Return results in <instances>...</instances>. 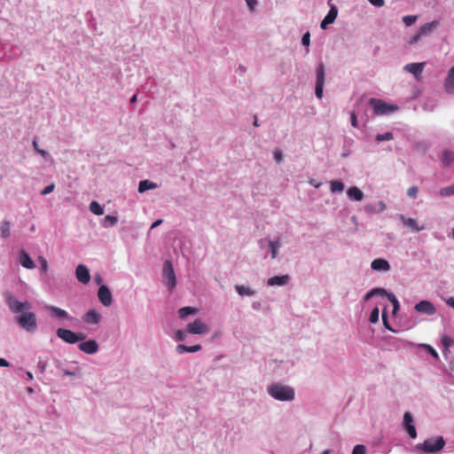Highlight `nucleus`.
Returning a JSON list of instances; mask_svg holds the SVG:
<instances>
[{
	"label": "nucleus",
	"instance_id": "nucleus-1",
	"mask_svg": "<svg viewBox=\"0 0 454 454\" xmlns=\"http://www.w3.org/2000/svg\"><path fill=\"white\" fill-rule=\"evenodd\" d=\"M6 303L12 313L20 314L16 317L17 324L27 332H35L37 328V319L34 312L28 311L32 304L28 301H19L15 297L9 294L6 297Z\"/></svg>",
	"mask_w": 454,
	"mask_h": 454
},
{
	"label": "nucleus",
	"instance_id": "nucleus-2",
	"mask_svg": "<svg viewBox=\"0 0 454 454\" xmlns=\"http://www.w3.org/2000/svg\"><path fill=\"white\" fill-rule=\"evenodd\" d=\"M269 395L276 400L293 401L295 396L294 389L281 383H273L268 387Z\"/></svg>",
	"mask_w": 454,
	"mask_h": 454
},
{
	"label": "nucleus",
	"instance_id": "nucleus-3",
	"mask_svg": "<svg viewBox=\"0 0 454 454\" xmlns=\"http://www.w3.org/2000/svg\"><path fill=\"white\" fill-rule=\"evenodd\" d=\"M445 445V441L442 436L427 439L422 444L417 446L427 453L441 450Z\"/></svg>",
	"mask_w": 454,
	"mask_h": 454
},
{
	"label": "nucleus",
	"instance_id": "nucleus-4",
	"mask_svg": "<svg viewBox=\"0 0 454 454\" xmlns=\"http://www.w3.org/2000/svg\"><path fill=\"white\" fill-rule=\"evenodd\" d=\"M56 334L59 339L69 344H74L78 341L85 340L86 338V335L84 333H76L71 330L65 328H59L56 331Z\"/></svg>",
	"mask_w": 454,
	"mask_h": 454
},
{
	"label": "nucleus",
	"instance_id": "nucleus-5",
	"mask_svg": "<svg viewBox=\"0 0 454 454\" xmlns=\"http://www.w3.org/2000/svg\"><path fill=\"white\" fill-rule=\"evenodd\" d=\"M370 105L373 107L375 114H385L394 112L397 107L394 105H389L381 99L371 98Z\"/></svg>",
	"mask_w": 454,
	"mask_h": 454
},
{
	"label": "nucleus",
	"instance_id": "nucleus-6",
	"mask_svg": "<svg viewBox=\"0 0 454 454\" xmlns=\"http://www.w3.org/2000/svg\"><path fill=\"white\" fill-rule=\"evenodd\" d=\"M163 277L166 279V285L169 289H173L176 285V278L173 266L169 261L165 262L163 265Z\"/></svg>",
	"mask_w": 454,
	"mask_h": 454
},
{
	"label": "nucleus",
	"instance_id": "nucleus-7",
	"mask_svg": "<svg viewBox=\"0 0 454 454\" xmlns=\"http://www.w3.org/2000/svg\"><path fill=\"white\" fill-rule=\"evenodd\" d=\"M325 84V67L323 63H320L317 69V80H316V88L315 94L317 98H322L323 97V88Z\"/></svg>",
	"mask_w": 454,
	"mask_h": 454
},
{
	"label": "nucleus",
	"instance_id": "nucleus-8",
	"mask_svg": "<svg viewBox=\"0 0 454 454\" xmlns=\"http://www.w3.org/2000/svg\"><path fill=\"white\" fill-rule=\"evenodd\" d=\"M186 332L192 334H201L208 332V327L200 319H196L192 323L188 324Z\"/></svg>",
	"mask_w": 454,
	"mask_h": 454
},
{
	"label": "nucleus",
	"instance_id": "nucleus-9",
	"mask_svg": "<svg viewBox=\"0 0 454 454\" xmlns=\"http://www.w3.org/2000/svg\"><path fill=\"white\" fill-rule=\"evenodd\" d=\"M98 297L104 306H110L113 302L112 294L109 288L103 285L98 291Z\"/></svg>",
	"mask_w": 454,
	"mask_h": 454
},
{
	"label": "nucleus",
	"instance_id": "nucleus-10",
	"mask_svg": "<svg viewBox=\"0 0 454 454\" xmlns=\"http://www.w3.org/2000/svg\"><path fill=\"white\" fill-rule=\"evenodd\" d=\"M75 276L79 282L88 284L90 280V275L88 268L83 264H79L75 270Z\"/></svg>",
	"mask_w": 454,
	"mask_h": 454
},
{
	"label": "nucleus",
	"instance_id": "nucleus-11",
	"mask_svg": "<svg viewBox=\"0 0 454 454\" xmlns=\"http://www.w3.org/2000/svg\"><path fill=\"white\" fill-rule=\"evenodd\" d=\"M78 348L81 351H82L86 354H89V355L95 354L98 350V345L97 341L94 340H90L87 341L81 342L78 345Z\"/></svg>",
	"mask_w": 454,
	"mask_h": 454
},
{
	"label": "nucleus",
	"instance_id": "nucleus-12",
	"mask_svg": "<svg viewBox=\"0 0 454 454\" xmlns=\"http://www.w3.org/2000/svg\"><path fill=\"white\" fill-rule=\"evenodd\" d=\"M415 309L418 312L425 313L427 315H434L436 311L434 304L428 301H421L415 305Z\"/></svg>",
	"mask_w": 454,
	"mask_h": 454
},
{
	"label": "nucleus",
	"instance_id": "nucleus-13",
	"mask_svg": "<svg viewBox=\"0 0 454 454\" xmlns=\"http://www.w3.org/2000/svg\"><path fill=\"white\" fill-rule=\"evenodd\" d=\"M400 220L402 221V223L405 226H407L408 228H410L413 231L419 232V231H423L425 229V226L424 225H419V223L417 222V220L414 219V218H407L404 215H400Z\"/></svg>",
	"mask_w": 454,
	"mask_h": 454
},
{
	"label": "nucleus",
	"instance_id": "nucleus-14",
	"mask_svg": "<svg viewBox=\"0 0 454 454\" xmlns=\"http://www.w3.org/2000/svg\"><path fill=\"white\" fill-rule=\"evenodd\" d=\"M424 63H411L404 67V70L412 74L415 78L419 79L422 74Z\"/></svg>",
	"mask_w": 454,
	"mask_h": 454
},
{
	"label": "nucleus",
	"instance_id": "nucleus-15",
	"mask_svg": "<svg viewBox=\"0 0 454 454\" xmlns=\"http://www.w3.org/2000/svg\"><path fill=\"white\" fill-rule=\"evenodd\" d=\"M46 309L51 312V315L56 317L58 318H64L72 320L73 317H69L67 312L59 307L48 305L46 306Z\"/></svg>",
	"mask_w": 454,
	"mask_h": 454
},
{
	"label": "nucleus",
	"instance_id": "nucleus-16",
	"mask_svg": "<svg viewBox=\"0 0 454 454\" xmlns=\"http://www.w3.org/2000/svg\"><path fill=\"white\" fill-rule=\"evenodd\" d=\"M371 268L373 270L387 271L390 270V265L387 260L382 259V258H378L372 262Z\"/></svg>",
	"mask_w": 454,
	"mask_h": 454
},
{
	"label": "nucleus",
	"instance_id": "nucleus-17",
	"mask_svg": "<svg viewBox=\"0 0 454 454\" xmlns=\"http://www.w3.org/2000/svg\"><path fill=\"white\" fill-rule=\"evenodd\" d=\"M20 262L26 269L33 270L35 268V262L24 250H21L20 253Z\"/></svg>",
	"mask_w": 454,
	"mask_h": 454
},
{
	"label": "nucleus",
	"instance_id": "nucleus-18",
	"mask_svg": "<svg viewBox=\"0 0 454 454\" xmlns=\"http://www.w3.org/2000/svg\"><path fill=\"white\" fill-rule=\"evenodd\" d=\"M337 13V9L335 7H332L331 10L328 12L327 15L324 18V20L321 22V28L325 29L329 24H332L335 20Z\"/></svg>",
	"mask_w": 454,
	"mask_h": 454
},
{
	"label": "nucleus",
	"instance_id": "nucleus-19",
	"mask_svg": "<svg viewBox=\"0 0 454 454\" xmlns=\"http://www.w3.org/2000/svg\"><path fill=\"white\" fill-rule=\"evenodd\" d=\"M289 276L288 275H283V276H275L272 278H270L267 281L268 286H285L289 282Z\"/></svg>",
	"mask_w": 454,
	"mask_h": 454
},
{
	"label": "nucleus",
	"instance_id": "nucleus-20",
	"mask_svg": "<svg viewBox=\"0 0 454 454\" xmlns=\"http://www.w3.org/2000/svg\"><path fill=\"white\" fill-rule=\"evenodd\" d=\"M444 88L448 93H454V66L449 70Z\"/></svg>",
	"mask_w": 454,
	"mask_h": 454
},
{
	"label": "nucleus",
	"instance_id": "nucleus-21",
	"mask_svg": "<svg viewBox=\"0 0 454 454\" xmlns=\"http://www.w3.org/2000/svg\"><path fill=\"white\" fill-rule=\"evenodd\" d=\"M101 319V315L94 309L89 310L83 317V320L88 324H98Z\"/></svg>",
	"mask_w": 454,
	"mask_h": 454
},
{
	"label": "nucleus",
	"instance_id": "nucleus-22",
	"mask_svg": "<svg viewBox=\"0 0 454 454\" xmlns=\"http://www.w3.org/2000/svg\"><path fill=\"white\" fill-rule=\"evenodd\" d=\"M438 26L439 22L437 20H433L421 26L419 31L420 32V35H422V36L427 35Z\"/></svg>",
	"mask_w": 454,
	"mask_h": 454
},
{
	"label": "nucleus",
	"instance_id": "nucleus-23",
	"mask_svg": "<svg viewBox=\"0 0 454 454\" xmlns=\"http://www.w3.org/2000/svg\"><path fill=\"white\" fill-rule=\"evenodd\" d=\"M201 349V346L200 345H194V346H186V345H184V344H178L176 346V351L179 353V354H183V353H185V352H189V353H193V352H197V351H200Z\"/></svg>",
	"mask_w": 454,
	"mask_h": 454
},
{
	"label": "nucleus",
	"instance_id": "nucleus-24",
	"mask_svg": "<svg viewBox=\"0 0 454 454\" xmlns=\"http://www.w3.org/2000/svg\"><path fill=\"white\" fill-rule=\"evenodd\" d=\"M347 193L349 199L356 201H361L364 198V193L356 186L350 187Z\"/></svg>",
	"mask_w": 454,
	"mask_h": 454
},
{
	"label": "nucleus",
	"instance_id": "nucleus-25",
	"mask_svg": "<svg viewBox=\"0 0 454 454\" xmlns=\"http://www.w3.org/2000/svg\"><path fill=\"white\" fill-rule=\"evenodd\" d=\"M157 187V184L149 181V180H142L139 183L138 185V192L140 193H143L148 190L155 189Z\"/></svg>",
	"mask_w": 454,
	"mask_h": 454
},
{
	"label": "nucleus",
	"instance_id": "nucleus-26",
	"mask_svg": "<svg viewBox=\"0 0 454 454\" xmlns=\"http://www.w3.org/2000/svg\"><path fill=\"white\" fill-rule=\"evenodd\" d=\"M442 161L445 167H448L450 164H452L454 162V153L447 150L444 151L442 153Z\"/></svg>",
	"mask_w": 454,
	"mask_h": 454
},
{
	"label": "nucleus",
	"instance_id": "nucleus-27",
	"mask_svg": "<svg viewBox=\"0 0 454 454\" xmlns=\"http://www.w3.org/2000/svg\"><path fill=\"white\" fill-rule=\"evenodd\" d=\"M236 291L240 296H253L254 294V291L252 290L250 287L245 286H235Z\"/></svg>",
	"mask_w": 454,
	"mask_h": 454
},
{
	"label": "nucleus",
	"instance_id": "nucleus-28",
	"mask_svg": "<svg viewBox=\"0 0 454 454\" xmlns=\"http://www.w3.org/2000/svg\"><path fill=\"white\" fill-rule=\"evenodd\" d=\"M376 294L384 296L387 294V291L384 288H373L364 295V301H369L372 296Z\"/></svg>",
	"mask_w": 454,
	"mask_h": 454
},
{
	"label": "nucleus",
	"instance_id": "nucleus-29",
	"mask_svg": "<svg viewBox=\"0 0 454 454\" xmlns=\"http://www.w3.org/2000/svg\"><path fill=\"white\" fill-rule=\"evenodd\" d=\"M197 309L192 307H183L179 309L180 318H185L188 315H193L197 313Z\"/></svg>",
	"mask_w": 454,
	"mask_h": 454
},
{
	"label": "nucleus",
	"instance_id": "nucleus-30",
	"mask_svg": "<svg viewBox=\"0 0 454 454\" xmlns=\"http://www.w3.org/2000/svg\"><path fill=\"white\" fill-rule=\"evenodd\" d=\"M90 210L96 215H102L104 209L101 205L97 201H91L90 204Z\"/></svg>",
	"mask_w": 454,
	"mask_h": 454
},
{
	"label": "nucleus",
	"instance_id": "nucleus-31",
	"mask_svg": "<svg viewBox=\"0 0 454 454\" xmlns=\"http://www.w3.org/2000/svg\"><path fill=\"white\" fill-rule=\"evenodd\" d=\"M384 296H387L389 301L393 304V313L395 314V312L399 309L398 300L394 294H388L387 292Z\"/></svg>",
	"mask_w": 454,
	"mask_h": 454
},
{
	"label": "nucleus",
	"instance_id": "nucleus-32",
	"mask_svg": "<svg viewBox=\"0 0 454 454\" xmlns=\"http://www.w3.org/2000/svg\"><path fill=\"white\" fill-rule=\"evenodd\" d=\"M0 231L3 238H8L10 236V223L8 221L2 222Z\"/></svg>",
	"mask_w": 454,
	"mask_h": 454
},
{
	"label": "nucleus",
	"instance_id": "nucleus-33",
	"mask_svg": "<svg viewBox=\"0 0 454 454\" xmlns=\"http://www.w3.org/2000/svg\"><path fill=\"white\" fill-rule=\"evenodd\" d=\"M439 194L442 197L454 195V183L450 186L442 188L439 192Z\"/></svg>",
	"mask_w": 454,
	"mask_h": 454
},
{
	"label": "nucleus",
	"instance_id": "nucleus-34",
	"mask_svg": "<svg viewBox=\"0 0 454 454\" xmlns=\"http://www.w3.org/2000/svg\"><path fill=\"white\" fill-rule=\"evenodd\" d=\"M117 217L114 215H106L103 220V226L107 228L113 226L117 223Z\"/></svg>",
	"mask_w": 454,
	"mask_h": 454
},
{
	"label": "nucleus",
	"instance_id": "nucleus-35",
	"mask_svg": "<svg viewBox=\"0 0 454 454\" xmlns=\"http://www.w3.org/2000/svg\"><path fill=\"white\" fill-rule=\"evenodd\" d=\"M344 189V184L340 181H332L331 182V192H340Z\"/></svg>",
	"mask_w": 454,
	"mask_h": 454
},
{
	"label": "nucleus",
	"instance_id": "nucleus-36",
	"mask_svg": "<svg viewBox=\"0 0 454 454\" xmlns=\"http://www.w3.org/2000/svg\"><path fill=\"white\" fill-rule=\"evenodd\" d=\"M417 19V15H407L403 17V21L407 27H410L416 22Z\"/></svg>",
	"mask_w": 454,
	"mask_h": 454
},
{
	"label": "nucleus",
	"instance_id": "nucleus-37",
	"mask_svg": "<svg viewBox=\"0 0 454 454\" xmlns=\"http://www.w3.org/2000/svg\"><path fill=\"white\" fill-rule=\"evenodd\" d=\"M269 247L271 249V258L275 259L277 257V254H278V248L279 247V244H278V241H270L269 243Z\"/></svg>",
	"mask_w": 454,
	"mask_h": 454
},
{
	"label": "nucleus",
	"instance_id": "nucleus-38",
	"mask_svg": "<svg viewBox=\"0 0 454 454\" xmlns=\"http://www.w3.org/2000/svg\"><path fill=\"white\" fill-rule=\"evenodd\" d=\"M379 315H380L379 308H374L370 314V317H369L370 322L373 323V324L377 323L379 320Z\"/></svg>",
	"mask_w": 454,
	"mask_h": 454
},
{
	"label": "nucleus",
	"instance_id": "nucleus-39",
	"mask_svg": "<svg viewBox=\"0 0 454 454\" xmlns=\"http://www.w3.org/2000/svg\"><path fill=\"white\" fill-rule=\"evenodd\" d=\"M376 139L377 141H389L393 139V134L391 132L379 134L377 135Z\"/></svg>",
	"mask_w": 454,
	"mask_h": 454
},
{
	"label": "nucleus",
	"instance_id": "nucleus-40",
	"mask_svg": "<svg viewBox=\"0 0 454 454\" xmlns=\"http://www.w3.org/2000/svg\"><path fill=\"white\" fill-rule=\"evenodd\" d=\"M413 424V419L410 412H405L403 415V427H406L409 425Z\"/></svg>",
	"mask_w": 454,
	"mask_h": 454
},
{
	"label": "nucleus",
	"instance_id": "nucleus-41",
	"mask_svg": "<svg viewBox=\"0 0 454 454\" xmlns=\"http://www.w3.org/2000/svg\"><path fill=\"white\" fill-rule=\"evenodd\" d=\"M405 430L407 431L408 434L410 435L411 438L414 439L417 437V431H416V428L414 427V425H409L408 427H404Z\"/></svg>",
	"mask_w": 454,
	"mask_h": 454
},
{
	"label": "nucleus",
	"instance_id": "nucleus-42",
	"mask_svg": "<svg viewBox=\"0 0 454 454\" xmlns=\"http://www.w3.org/2000/svg\"><path fill=\"white\" fill-rule=\"evenodd\" d=\"M366 449L364 445L357 444L354 447L352 454H365Z\"/></svg>",
	"mask_w": 454,
	"mask_h": 454
},
{
	"label": "nucleus",
	"instance_id": "nucleus-43",
	"mask_svg": "<svg viewBox=\"0 0 454 454\" xmlns=\"http://www.w3.org/2000/svg\"><path fill=\"white\" fill-rule=\"evenodd\" d=\"M38 261H39L40 265H41V270L43 272H44V273L47 272V270H48V262H47L46 259L44 257H43V256H39L38 257Z\"/></svg>",
	"mask_w": 454,
	"mask_h": 454
},
{
	"label": "nucleus",
	"instance_id": "nucleus-44",
	"mask_svg": "<svg viewBox=\"0 0 454 454\" xmlns=\"http://www.w3.org/2000/svg\"><path fill=\"white\" fill-rule=\"evenodd\" d=\"M419 192V189L417 186H411L407 191V195L411 198H415Z\"/></svg>",
	"mask_w": 454,
	"mask_h": 454
},
{
	"label": "nucleus",
	"instance_id": "nucleus-45",
	"mask_svg": "<svg viewBox=\"0 0 454 454\" xmlns=\"http://www.w3.org/2000/svg\"><path fill=\"white\" fill-rule=\"evenodd\" d=\"M55 189V184H51L49 185H47L42 192H41V194L42 195H47L51 192H52Z\"/></svg>",
	"mask_w": 454,
	"mask_h": 454
},
{
	"label": "nucleus",
	"instance_id": "nucleus-46",
	"mask_svg": "<svg viewBox=\"0 0 454 454\" xmlns=\"http://www.w3.org/2000/svg\"><path fill=\"white\" fill-rule=\"evenodd\" d=\"M301 43L304 46H309L310 43V34L309 32L302 35Z\"/></svg>",
	"mask_w": 454,
	"mask_h": 454
},
{
	"label": "nucleus",
	"instance_id": "nucleus-47",
	"mask_svg": "<svg viewBox=\"0 0 454 454\" xmlns=\"http://www.w3.org/2000/svg\"><path fill=\"white\" fill-rule=\"evenodd\" d=\"M434 357H438V353L431 346L424 344L422 345Z\"/></svg>",
	"mask_w": 454,
	"mask_h": 454
},
{
	"label": "nucleus",
	"instance_id": "nucleus-48",
	"mask_svg": "<svg viewBox=\"0 0 454 454\" xmlns=\"http://www.w3.org/2000/svg\"><path fill=\"white\" fill-rule=\"evenodd\" d=\"M421 36H422V35H420V32L419 31L418 34H416L410 39L409 43L414 44V43H418Z\"/></svg>",
	"mask_w": 454,
	"mask_h": 454
},
{
	"label": "nucleus",
	"instance_id": "nucleus-49",
	"mask_svg": "<svg viewBox=\"0 0 454 454\" xmlns=\"http://www.w3.org/2000/svg\"><path fill=\"white\" fill-rule=\"evenodd\" d=\"M274 158L276 160L277 162H281L282 161V153L280 150H275L274 152Z\"/></svg>",
	"mask_w": 454,
	"mask_h": 454
},
{
	"label": "nucleus",
	"instance_id": "nucleus-50",
	"mask_svg": "<svg viewBox=\"0 0 454 454\" xmlns=\"http://www.w3.org/2000/svg\"><path fill=\"white\" fill-rule=\"evenodd\" d=\"M350 118H351V125L354 127V128H357L358 127V124H357V119H356V113H351V115H350Z\"/></svg>",
	"mask_w": 454,
	"mask_h": 454
},
{
	"label": "nucleus",
	"instance_id": "nucleus-51",
	"mask_svg": "<svg viewBox=\"0 0 454 454\" xmlns=\"http://www.w3.org/2000/svg\"><path fill=\"white\" fill-rule=\"evenodd\" d=\"M374 6L381 7L384 5L385 1L384 0H368Z\"/></svg>",
	"mask_w": 454,
	"mask_h": 454
},
{
	"label": "nucleus",
	"instance_id": "nucleus-52",
	"mask_svg": "<svg viewBox=\"0 0 454 454\" xmlns=\"http://www.w3.org/2000/svg\"><path fill=\"white\" fill-rule=\"evenodd\" d=\"M382 319H383V323H384V325L387 328V329H390V326L388 325V322H387V313H386V309L383 310V313H382Z\"/></svg>",
	"mask_w": 454,
	"mask_h": 454
},
{
	"label": "nucleus",
	"instance_id": "nucleus-53",
	"mask_svg": "<svg viewBox=\"0 0 454 454\" xmlns=\"http://www.w3.org/2000/svg\"><path fill=\"white\" fill-rule=\"evenodd\" d=\"M248 7L250 10H254L255 5L257 4V1L256 0H246Z\"/></svg>",
	"mask_w": 454,
	"mask_h": 454
},
{
	"label": "nucleus",
	"instance_id": "nucleus-54",
	"mask_svg": "<svg viewBox=\"0 0 454 454\" xmlns=\"http://www.w3.org/2000/svg\"><path fill=\"white\" fill-rule=\"evenodd\" d=\"M176 334V339L178 340H184V333L181 330H178Z\"/></svg>",
	"mask_w": 454,
	"mask_h": 454
},
{
	"label": "nucleus",
	"instance_id": "nucleus-55",
	"mask_svg": "<svg viewBox=\"0 0 454 454\" xmlns=\"http://www.w3.org/2000/svg\"><path fill=\"white\" fill-rule=\"evenodd\" d=\"M9 366V362L4 358H0V367Z\"/></svg>",
	"mask_w": 454,
	"mask_h": 454
},
{
	"label": "nucleus",
	"instance_id": "nucleus-56",
	"mask_svg": "<svg viewBox=\"0 0 454 454\" xmlns=\"http://www.w3.org/2000/svg\"><path fill=\"white\" fill-rule=\"evenodd\" d=\"M446 303L454 309V298L450 297L446 301Z\"/></svg>",
	"mask_w": 454,
	"mask_h": 454
},
{
	"label": "nucleus",
	"instance_id": "nucleus-57",
	"mask_svg": "<svg viewBox=\"0 0 454 454\" xmlns=\"http://www.w3.org/2000/svg\"><path fill=\"white\" fill-rule=\"evenodd\" d=\"M162 223V220L161 219H159L157 221H155L152 226H151V229H154L156 228L157 226H159L160 223Z\"/></svg>",
	"mask_w": 454,
	"mask_h": 454
},
{
	"label": "nucleus",
	"instance_id": "nucleus-58",
	"mask_svg": "<svg viewBox=\"0 0 454 454\" xmlns=\"http://www.w3.org/2000/svg\"><path fill=\"white\" fill-rule=\"evenodd\" d=\"M37 152L42 155V156H46L47 153L44 151V150H42V149H38Z\"/></svg>",
	"mask_w": 454,
	"mask_h": 454
},
{
	"label": "nucleus",
	"instance_id": "nucleus-59",
	"mask_svg": "<svg viewBox=\"0 0 454 454\" xmlns=\"http://www.w3.org/2000/svg\"><path fill=\"white\" fill-rule=\"evenodd\" d=\"M137 94H135V95L131 98V99H130V103H131V104L135 103V102L137 101Z\"/></svg>",
	"mask_w": 454,
	"mask_h": 454
},
{
	"label": "nucleus",
	"instance_id": "nucleus-60",
	"mask_svg": "<svg viewBox=\"0 0 454 454\" xmlns=\"http://www.w3.org/2000/svg\"><path fill=\"white\" fill-rule=\"evenodd\" d=\"M33 146L34 148L37 151L39 148H38V145H37V142L35 140L33 141Z\"/></svg>",
	"mask_w": 454,
	"mask_h": 454
},
{
	"label": "nucleus",
	"instance_id": "nucleus-61",
	"mask_svg": "<svg viewBox=\"0 0 454 454\" xmlns=\"http://www.w3.org/2000/svg\"><path fill=\"white\" fill-rule=\"evenodd\" d=\"M96 281H97V283H98V284H100V283H101L102 278H101V277H100L99 275H98V276H97V278H96Z\"/></svg>",
	"mask_w": 454,
	"mask_h": 454
},
{
	"label": "nucleus",
	"instance_id": "nucleus-62",
	"mask_svg": "<svg viewBox=\"0 0 454 454\" xmlns=\"http://www.w3.org/2000/svg\"><path fill=\"white\" fill-rule=\"evenodd\" d=\"M442 342H443V344H444L445 346H448V340H447V338H443V339H442Z\"/></svg>",
	"mask_w": 454,
	"mask_h": 454
},
{
	"label": "nucleus",
	"instance_id": "nucleus-63",
	"mask_svg": "<svg viewBox=\"0 0 454 454\" xmlns=\"http://www.w3.org/2000/svg\"><path fill=\"white\" fill-rule=\"evenodd\" d=\"M254 126H255V127L259 126L256 117L254 118Z\"/></svg>",
	"mask_w": 454,
	"mask_h": 454
},
{
	"label": "nucleus",
	"instance_id": "nucleus-64",
	"mask_svg": "<svg viewBox=\"0 0 454 454\" xmlns=\"http://www.w3.org/2000/svg\"><path fill=\"white\" fill-rule=\"evenodd\" d=\"M27 375L28 379H30V380H32V379H33V375H32V373H31V372H27Z\"/></svg>",
	"mask_w": 454,
	"mask_h": 454
}]
</instances>
